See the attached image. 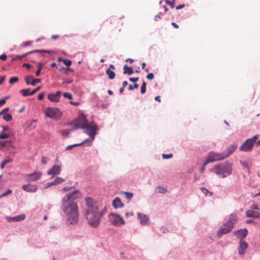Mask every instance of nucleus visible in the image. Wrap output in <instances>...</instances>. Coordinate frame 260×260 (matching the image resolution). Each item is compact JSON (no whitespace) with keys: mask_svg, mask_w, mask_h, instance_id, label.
I'll use <instances>...</instances> for the list:
<instances>
[{"mask_svg":"<svg viewBox=\"0 0 260 260\" xmlns=\"http://www.w3.org/2000/svg\"><path fill=\"white\" fill-rule=\"evenodd\" d=\"M80 196V191L75 190L66 194L62 199L61 209L70 224L76 223L78 220V206L75 200Z\"/></svg>","mask_w":260,"mask_h":260,"instance_id":"obj_1","label":"nucleus"},{"mask_svg":"<svg viewBox=\"0 0 260 260\" xmlns=\"http://www.w3.org/2000/svg\"><path fill=\"white\" fill-rule=\"evenodd\" d=\"M85 217L87 223L93 228H96L106 212V209L99 211L97 204L92 199H85Z\"/></svg>","mask_w":260,"mask_h":260,"instance_id":"obj_2","label":"nucleus"},{"mask_svg":"<svg viewBox=\"0 0 260 260\" xmlns=\"http://www.w3.org/2000/svg\"><path fill=\"white\" fill-rule=\"evenodd\" d=\"M79 128L85 129V132L92 138V140H93L96 134L98 128L94 122L92 121L88 123L86 116L82 114H80L76 119L74 120L73 129Z\"/></svg>","mask_w":260,"mask_h":260,"instance_id":"obj_3","label":"nucleus"},{"mask_svg":"<svg viewBox=\"0 0 260 260\" xmlns=\"http://www.w3.org/2000/svg\"><path fill=\"white\" fill-rule=\"evenodd\" d=\"M211 171L221 178H225L232 174V165L231 164H227L223 166L216 165L211 169Z\"/></svg>","mask_w":260,"mask_h":260,"instance_id":"obj_4","label":"nucleus"},{"mask_svg":"<svg viewBox=\"0 0 260 260\" xmlns=\"http://www.w3.org/2000/svg\"><path fill=\"white\" fill-rule=\"evenodd\" d=\"M44 112L48 117L55 120L59 119L62 116V112L59 109L55 107H47L44 109Z\"/></svg>","mask_w":260,"mask_h":260,"instance_id":"obj_5","label":"nucleus"},{"mask_svg":"<svg viewBox=\"0 0 260 260\" xmlns=\"http://www.w3.org/2000/svg\"><path fill=\"white\" fill-rule=\"evenodd\" d=\"M224 155L222 153H218L215 152H210L208 154L207 158L204 161V165H207L210 162L219 161L224 159Z\"/></svg>","mask_w":260,"mask_h":260,"instance_id":"obj_6","label":"nucleus"},{"mask_svg":"<svg viewBox=\"0 0 260 260\" xmlns=\"http://www.w3.org/2000/svg\"><path fill=\"white\" fill-rule=\"evenodd\" d=\"M109 218L111 223L114 226H119L125 223L123 218L118 214L111 213L109 215Z\"/></svg>","mask_w":260,"mask_h":260,"instance_id":"obj_7","label":"nucleus"},{"mask_svg":"<svg viewBox=\"0 0 260 260\" xmlns=\"http://www.w3.org/2000/svg\"><path fill=\"white\" fill-rule=\"evenodd\" d=\"M42 176V173L40 171H35L30 174L25 175L24 178L27 182H34L39 180Z\"/></svg>","mask_w":260,"mask_h":260,"instance_id":"obj_8","label":"nucleus"},{"mask_svg":"<svg viewBox=\"0 0 260 260\" xmlns=\"http://www.w3.org/2000/svg\"><path fill=\"white\" fill-rule=\"evenodd\" d=\"M233 226L228 224L226 222V223L223 224L221 228L217 231V235L219 238L221 237L223 234H225L232 231Z\"/></svg>","mask_w":260,"mask_h":260,"instance_id":"obj_9","label":"nucleus"},{"mask_svg":"<svg viewBox=\"0 0 260 260\" xmlns=\"http://www.w3.org/2000/svg\"><path fill=\"white\" fill-rule=\"evenodd\" d=\"M2 132L0 133V139H5L13 136V132L8 126H3Z\"/></svg>","mask_w":260,"mask_h":260,"instance_id":"obj_10","label":"nucleus"},{"mask_svg":"<svg viewBox=\"0 0 260 260\" xmlns=\"http://www.w3.org/2000/svg\"><path fill=\"white\" fill-rule=\"evenodd\" d=\"M254 144L251 139H247L243 143V144L240 147L239 149L242 151L249 152L252 149Z\"/></svg>","mask_w":260,"mask_h":260,"instance_id":"obj_11","label":"nucleus"},{"mask_svg":"<svg viewBox=\"0 0 260 260\" xmlns=\"http://www.w3.org/2000/svg\"><path fill=\"white\" fill-rule=\"evenodd\" d=\"M248 234V230L246 229H241L234 232V234L240 241L243 240Z\"/></svg>","mask_w":260,"mask_h":260,"instance_id":"obj_12","label":"nucleus"},{"mask_svg":"<svg viewBox=\"0 0 260 260\" xmlns=\"http://www.w3.org/2000/svg\"><path fill=\"white\" fill-rule=\"evenodd\" d=\"M248 244L243 240H241L239 241V246L238 248V253L240 255H243L245 251L248 248Z\"/></svg>","mask_w":260,"mask_h":260,"instance_id":"obj_13","label":"nucleus"},{"mask_svg":"<svg viewBox=\"0 0 260 260\" xmlns=\"http://www.w3.org/2000/svg\"><path fill=\"white\" fill-rule=\"evenodd\" d=\"M22 189L27 192H35L38 188V185L32 184H24L22 185Z\"/></svg>","mask_w":260,"mask_h":260,"instance_id":"obj_14","label":"nucleus"},{"mask_svg":"<svg viewBox=\"0 0 260 260\" xmlns=\"http://www.w3.org/2000/svg\"><path fill=\"white\" fill-rule=\"evenodd\" d=\"M61 171V166L55 165L47 172V174L48 175H56L59 174Z\"/></svg>","mask_w":260,"mask_h":260,"instance_id":"obj_15","label":"nucleus"},{"mask_svg":"<svg viewBox=\"0 0 260 260\" xmlns=\"http://www.w3.org/2000/svg\"><path fill=\"white\" fill-rule=\"evenodd\" d=\"M61 94V92L57 91L55 93H49L48 95V98L51 102H58Z\"/></svg>","mask_w":260,"mask_h":260,"instance_id":"obj_16","label":"nucleus"},{"mask_svg":"<svg viewBox=\"0 0 260 260\" xmlns=\"http://www.w3.org/2000/svg\"><path fill=\"white\" fill-rule=\"evenodd\" d=\"M237 146L235 144H232L223 153L224 158L229 157L236 149Z\"/></svg>","mask_w":260,"mask_h":260,"instance_id":"obj_17","label":"nucleus"},{"mask_svg":"<svg viewBox=\"0 0 260 260\" xmlns=\"http://www.w3.org/2000/svg\"><path fill=\"white\" fill-rule=\"evenodd\" d=\"M25 81L26 84H31L35 85L37 83H40L41 80L40 79H34L32 76H28L25 78Z\"/></svg>","mask_w":260,"mask_h":260,"instance_id":"obj_18","label":"nucleus"},{"mask_svg":"<svg viewBox=\"0 0 260 260\" xmlns=\"http://www.w3.org/2000/svg\"><path fill=\"white\" fill-rule=\"evenodd\" d=\"M138 217L141 224L145 225L148 223L149 218L147 215L138 213Z\"/></svg>","mask_w":260,"mask_h":260,"instance_id":"obj_19","label":"nucleus"},{"mask_svg":"<svg viewBox=\"0 0 260 260\" xmlns=\"http://www.w3.org/2000/svg\"><path fill=\"white\" fill-rule=\"evenodd\" d=\"M246 216L247 217H253L260 219V213L252 210H248L246 212Z\"/></svg>","mask_w":260,"mask_h":260,"instance_id":"obj_20","label":"nucleus"},{"mask_svg":"<svg viewBox=\"0 0 260 260\" xmlns=\"http://www.w3.org/2000/svg\"><path fill=\"white\" fill-rule=\"evenodd\" d=\"M238 220V218L236 214L232 213L228 219L227 222L233 226L234 224H235Z\"/></svg>","mask_w":260,"mask_h":260,"instance_id":"obj_21","label":"nucleus"},{"mask_svg":"<svg viewBox=\"0 0 260 260\" xmlns=\"http://www.w3.org/2000/svg\"><path fill=\"white\" fill-rule=\"evenodd\" d=\"M113 206L115 208H118L120 207H122L123 206V203H122L121 200L117 197L113 201L112 203Z\"/></svg>","mask_w":260,"mask_h":260,"instance_id":"obj_22","label":"nucleus"},{"mask_svg":"<svg viewBox=\"0 0 260 260\" xmlns=\"http://www.w3.org/2000/svg\"><path fill=\"white\" fill-rule=\"evenodd\" d=\"M25 215L24 214H21L17 215L16 216L12 217H9L10 219L9 220V221H20L21 220H23L25 219Z\"/></svg>","mask_w":260,"mask_h":260,"instance_id":"obj_23","label":"nucleus"},{"mask_svg":"<svg viewBox=\"0 0 260 260\" xmlns=\"http://www.w3.org/2000/svg\"><path fill=\"white\" fill-rule=\"evenodd\" d=\"M123 73L124 74L131 75L134 73L132 67H129L126 64L123 67Z\"/></svg>","mask_w":260,"mask_h":260,"instance_id":"obj_24","label":"nucleus"},{"mask_svg":"<svg viewBox=\"0 0 260 260\" xmlns=\"http://www.w3.org/2000/svg\"><path fill=\"white\" fill-rule=\"evenodd\" d=\"M13 161V159L10 157H7L3 161H2L0 165V168L1 169H3L5 168V166L6 164L8 163H11Z\"/></svg>","mask_w":260,"mask_h":260,"instance_id":"obj_25","label":"nucleus"},{"mask_svg":"<svg viewBox=\"0 0 260 260\" xmlns=\"http://www.w3.org/2000/svg\"><path fill=\"white\" fill-rule=\"evenodd\" d=\"M93 140H92V138L91 139H86V140L84 141L83 142H82V143H79V144H73V145H70V146H68L67 148V149H70L71 148H72L73 147H76V146H81L82 145V144H83L84 143H85L86 142H90V143H91L92 141H93Z\"/></svg>","mask_w":260,"mask_h":260,"instance_id":"obj_26","label":"nucleus"},{"mask_svg":"<svg viewBox=\"0 0 260 260\" xmlns=\"http://www.w3.org/2000/svg\"><path fill=\"white\" fill-rule=\"evenodd\" d=\"M3 119L6 121L9 122L12 120V116L10 113L2 114Z\"/></svg>","mask_w":260,"mask_h":260,"instance_id":"obj_27","label":"nucleus"},{"mask_svg":"<svg viewBox=\"0 0 260 260\" xmlns=\"http://www.w3.org/2000/svg\"><path fill=\"white\" fill-rule=\"evenodd\" d=\"M72 129H60L58 131V133L61 135L63 137H67Z\"/></svg>","mask_w":260,"mask_h":260,"instance_id":"obj_28","label":"nucleus"},{"mask_svg":"<svg viewBox=\"0 0 260 260\" xmlns=\"http://www.w3.org/2000/svg\"><path fill=\"white\" fill-rule=\"evenodd\" d=\"M32 52L30 51V52H28L26 53H25L22 55H16L15 56H14L12 58V60H21L23 58L25 57V56H26L28 54H29L30 53H31Z\"/></svg>","mask_w":260,"mask_h":260,"instance_id":"obj_29","label":"nucleus"},{"mask_svg":"<svg viewBox=\"0 0 260 260\" xmlns=\"http://www.w3.org/2000/svg\"><path fill=\"white\" fill-rule=\"evenodd\" d=\"M106 74L108 75L110 79H113L115 77V73L111 71L110 69H108L106 71Z\"/></svg>","mask_w":260,"mask_h":260,"instance_id":"obj_30","label":"nucleus"},{"mask_svg":"<svg viewBox=\"0 0 260 260\" xmlns=\"http://www.w3.org/2000/svg\"><path fill=\"white\" fill-rule=\"evenodd\" d=\"M20 92L24 96L31 95V94H30L31 91H30L29 88L21 89L20 91Z\"/></svg>","mask_w":260,"mask_h":260,"instance_id":"obj_31","label":"nucleus"},{"mask_svg":"<svg viewBox=\"0 0 260 260\" xmlns=\"http://www.w3.org/2000/svg\"><path fill=\"white\" fill-rule=\"evenodd\" d=\"M156 190L157 192L161 193H165L167 192V189L161 186H157L156 187Z\"/></svg>","mask_w":260,"mask_h":260,"instance_id":"obj_32","label":"nucleus"},{"mask_svg":"<svg viewBox=\"0 0 260 260\" xmlns=\"http://www.w3.org/2000/svg\"><path fill=\"white\" fill-rule=\"evenodd\" d=\"M64 181V179L61 177H57L54 180V184L55 185L60 184Z\"/></svg>","mask_w":260,"mask_h":260,"instance_id":"obj_33","label":"nucleus"},{"mask_svg":"<svg viewBox=\"0 0 260 260\" xmlns=\"http://www.w3.org/2000/svg\"><path fill=\"white\" fill-rule=\"evenodd\" d=\"M122 193H123L125 196V197L128 200L131 199L133 197V193L131 192L123 191Z\"/></svg>","mask_w":260,"mask_h":260,"instance_id":"obj_34","label":"nucleus"},{"mask_svg":"<svg viewBox=\"0 0 260 260\" xmlns=\"http://www.w3.org/2000/svg\"><path fill=\"white\" fill-rule=\"evenodd\" d=\"M202 192L205 195V196H211L212 193L211 192H210L207 189H206L205 187H201V188Z\"/></svg>","mask_w":260,"mask_h":260,"instance_id":"obj_35","label":"nucleus"},{"mask_svg":"<svg viewBox=\"0 0 260 260\" xmlns=\"http://www.w3.org/2000/svg\"><path fill=\"white\" fill-rule=\"evenodd\" d=\"M146 83L145 81H144L141 85V93L144 94L146 92Z\"/></svg>","mask_w":260,"mask_h":260,"instance_id":"obj_36","label":"nucleus"},{"mask_svg":"<svg viewBox=\"0 0 260 260\" xmlns=\"http://www.w3.org/2000/svg\"><path fill=\"white\" fill-rule=\"evenodd\" d=\"M240 164H241V165H242L245 168H246L248 170V172H249L250 168H249V164H248V162H247L246 161H240Z\"/></svg>","mask_w":260,"mask_h":260,"instance_id":"obj_37","label":"nucleus"},{"mask_svg":"<svg viewBox=\"0 0 260 260\" xmlns=\"http://www.w3.org/2000/svg\"><path fill=\"white\" fill-rule=\"evenodd\" d=\"M19 79L17 77H13L11 78L9 80V83L10 84H12L14 83L17 82L18 81Z\"/></svg>","mask_w":260,"mask_h":260,"instance_id":"obj_38","label":"nucleus"},{"mask_svg":"<svg viewBox=\"0 0 260 260\" xmlns=\"http://www.w3.org/2000/svg\"><path fill=\"white\" fill-rule=\"evenodd\" d=\"M63 96L65 98L69 99L70 100H72L73 99V95L71 93L69 92H64L63 93Z\"/></svg>","mask_w":260,"mask_h":260,"instance_id":"obj_39","label":"nucleus"},{"mask_svg":"<svg viewBox=\"0 0 260 260\" xmlns=\"http://www.w3.org/2000/svg\"><path fill=\"white\" fill-rule=\"evenodd\" d=\"M62 61L63 63L68 67L70 66L72 64V61L68 59H62Z\"/></svg>","mask_w":260,"mask_h":260,"instance_id":"obj_40","label":"nucleus"},{"mask_svg":"<svg viewBox=\"0 0 260 260\" xmlns=\"http://www.w3.org/2000/svg\"><path fill=\"white\" fill-rule=\"evenodd\" d=\"M12 192V190L10 189H8L6 191L0 194V198H2L4 196H6Z\"/></svg>","mask_w":260,"mask_h":260,"instance_id":"obj_41","label":"nucleus"},{"mask_svg":"<svg viewBox=\"0 0 260 260\" xmlns=\"http://www.w3.org/2000/svg\"><path fill=\"white\" fill-rule=\"evenodd\" d=\"M138 87H139L138 84H137V83H135L133 86V85H129L128 86V89L129 90H133L134 88H135V89H137V88H138Z\"/></svg>","mask_w":260,"mask_h":260,"instance_id":"obj_42","label":"nucleus"},{"mask_svg":"<svg viewBox=\"0 0 260 260\" xmlns=\"http://www.w3.org/2000/svg\"><path fill=\"white\" fill-rule=\"evenodd\" d=\"M162 157L164 159H169V158H171L173 157V154L172 153L162 154Z\"/></svg>","mask_w":260,"mask_h":260,"instance_id":"obj_43","label":"nucleus"},{"mask_svg":"<svg viewBox=\"0 0 260 260\" xmlns=\"http://www.w3.org/2000/svg\"><path fill=\"white\" fill-rule=\"evenodd\" d=\"M8 96H6L0 100V107L6 103V100L8 99Z\"/></svg>","mask_w":260,"mask_h":260,"instance_id":"obj_44","label":"nucleus"},{"mask_svg":"<svg viewBox=\"0 0 260 260\" xmlns=\"http://www.w3.org/2000/svg\"><path fill=\"white\" fill-rule=\"evenodd\" d=\"M32 52H45V53H50L51 51L48 50H36L31 51Z\"/></svg>","mask_w":260,"mask_h":260,"instance_id":"obj_45","label":"nucleus"},{"mask_svg":"<svg viewBox=\"0 0 260 260\" xmlns=\"http://www.w3.org/2000/svg\"><path fill=\"white\" fill-rule=\"evenodd\" d=\"M251 208L252 209V210H258L259 209V207H258V206L257 204H253L251 206Z\"/></svg>","mask_w":260,"mask_h":260,"instance_id":"obj_46","label":"nucleus"},{"mask_svg":"<svg viewBox=\"0 0 260 260\" xmlns=\"http://www.w3.org/2000/svg\"><path fill=\"white\" fill-rule=\"evenodd\" d=\"M166 2L170 5L172 9L174 8L175 6V1H166Z\"/></svg>","mask_w":260,"mask_h":260,"instance_id":"obj_47","label":"nucleus"},{"mask_svg":"<svg viewBox=\"0 0 260 260\" xmlns=\"http://www.w3.org/2000/svg\"><path fill=\"white\" fill-rule=\"evenodd\" d=\"M146 78L148 80H152L154 78V75L152 73H149L146 76Z\"/></svg>","mask_w":260,"mask_h":260,"instance_id":"obj_48","label":"nucleus"},{"mask_svg":"<svg viewBox=\"0 0 260 260\" xmlns=\"http://www.w3.org/2000/svg\"><path fill=\"white\" fill-rule=\"evenodd\" d=\"M8 142V141H0V149H1L3 147H4L6 144Z\"/></svg>","mask_w":260,"mask_h":260,"instance_id":"obj_49","label":"nucleus"},{"mask_svg":"<svg viewBox=\"0 0 260 260\" xmlns=\"http://www.w3.org/2000/svg\"><path fill=\"white\" fill-rule=\"evenodd\" d=\"M9 110V108H6L4 109L0 112V115H2V114L7 113Z\"/></svg>","mask_w":260,"mask_h":260,"instance_id":"obj_50","label":"nucleus"},{"mask_svg":"<svg viewBox=\"0 0 260 260\" xmlns=\"http://www.w3.org/2000/svg\"><path fill=\"white\" fill-rule=\"evenodd\" d=\"M44 95H45V93L44 92L40 93L39 94V95H38V100H42L44 99Z\"/></svg>","mask_w":260,"mask_h":260,"instance_id":"obj_51","label":"nucleus"},{"mask_svg":"<svg viewBox=\"0 0 260 260\" xmlns=\"http://www.w3.org/2000/svg\"><path fill=\"white\" fill-rule=\"evenodd\" d=\"M71 189H72L71 187H69V186L64 187L62 188V191L63 192H67V191H70Z\"/></svg>","mask_w":260,"mask_h":260,"instance_id":"obj_52","label":"nucleus"},{"mask_svg":"<svg viewBox=\"0 0 260 260\" xmlns=\"http://www.w3.org/2000/svg\"><path fill=\"white\" fill-rule=\"evenodd\" d=\"M48 159L46 157H42V163L45 165L47 163Z\"/></svg>","mask_w":260,"mask_h":260,"instance_id":"obj_53","label":"nucleus"},{"mask_svg":"<svg viewBox=\"0 0 260 260\" xmlns=\"http://www.w3.org/2000/svg\"><path fill=\"white\" fill-rule=\"evenodd\" d=\"M41 87L40 86H38V87H37L36 89H34L33 90H32L31 91V93L30 94H31V95H33L35 93H36L38 91H39Z\"/></svg>","mask_w":260,"mask_h":260,"instance_id":"obj_54","label":"nucleus"},{"mask_svg":"<svg viewBox=\"0 0 260 260\" xmlns=\"http://www.w3.org/2000/svg\"><path fill=\"white\" fill-rule=\"evenodd\" d=\"M258 136L257 135H255L249 139H251V141H252V143L254 144V142H255L258 139Z\"/></svg>","mask_w":260,"mask_h":260,"instance_id":"obj_55","label":"nucleus"},{"mask_svg":"<svg viewBox=\"0 0 260 260\" xmlns=\"http://www.w3.org/2000/svg\"><path fill=\"white\" fill-rule=\"evenodd\" d=\"M128 80H129V81H130L131 82H136L139 80V78L138 77H136V78L131 77V78H129Z\"/></svg>","mask_w":260,"mask_h":260,"instance_id":"obj_56","label":"nucleus"},{"mask_svg":"<svg viewBox=\"0 0 260 260\" xmlns=\"http://www.w3.org/2000/svg\"><path fill=\"white\" fill-rule=\"evenodd\" d=\"M7 55L5 54L0 55V59L2 60H6L7 59Z\"/></svg>","mask_w":260,"mask_h":260,"instance_id":"obj_57","label":"nucleus"},{"mask_svg":"<svg viewBox=\"0 0 260 260\" xmlns=\"http://www.w3.org/2000/svg\"><path fill=\"white\" fill-rule=\"evenodd\" d=\"M185 7V4L179 5L176 7V10H179Z\"/></svg>","mask_w":260,"mask_h":260,"instance_id":"obj_58","label":"nucleus"},{"mask_svg":"<svg viewBox=\"0 0 260 260\" xmlns=\"http://www.w3.org/2000/svg\"><path fill=\"white\" fill-rule=\"evenodd\" d=\"M55 184H54V181L52 182H48L47 183V186H46V188H48L52 185H55Z\"/></svg>","mask_w":260,"mask_h":260,"instance_id":"obj_59","label":"nucleus"},{"mask_svg":"<svg viewBox=\"0 0 260 260\" xmlns=\"http://www.w3.org/2000/svg\"><path fill=\"white\" fill-rule=\"evenodd\" d=\"M59 35H52V36H51V39H52V40H56V39H57L59 38Z\"/></svg>","mask_w":260,"mask_h":260,"instance_id":"obj_60","label":"nucleus"},{"mask_svg":"<svg viewBox=\"0 0 260 260\" xmlns=\"http://www.w3.org/2000/svg\"><path fill=\"white\" fill-rule=\"evenodd\" d=\"M31 44V42L30 41H27V42H24L23 43V46H27L30 45Z\"/></svg>","mask_w":260,"mask_h":260,"instance_id":"obj_61","label":"nucleus"},{"mask_svg":"<svg viewBox=\"0 0 260 260\" xmlns=\"http://www.w3.org/2000/svg\"><path fill=\"white\" fill-rule=\"evenodd\" d=\"M41 69H38V70L36 72V76H39L41 73Z\"/></svg>","mask_w":260,"mask_h":260,"instance_id":"obj_62","label":"nucleus"},{"mask_svg":"<svg viewBox=\"0 0 260 260\" xmlns=\"http://www.w3.org/2000/svg\"><path fill=\"white\" fill-rule=\"evenodd\" d=\"M206 166V165H205L204 163L203 167L200 169V171L201 173H202L204 172Z\"/></svg>","mask_w":260,"mask_h":260,"instance_id":"obj_63","label":"nucleus"},{"mask_svg":"<svg viewBox=\"0 0 260 260\" xmlns=\"http://www.w3.org/2000/svg\"><path fill=\"white\" fill-rule=\"evenodd\" d=\"M23 67H25L29 69L31 67V66L29 63H24L23 64Z\"/></svg>","mask_w":260,"mask_h":260,"instance_id":"obj_64","label":"nucleus"}]
</instances>
